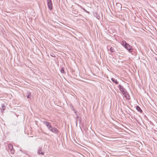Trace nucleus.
Returning <instances> with one entry per match:
<instances>
[{
  "mask_svg": "<svg viewBox=\"0 0 157 157\" xmlns=\"http://www.w3.org/2000/svg\"><path fill=\"white\" fill-rule=\"evenodd\" d=\"M119 88L121 92H122V94H123L124 97L127 99H129L130 97L129 94L126 92L125 89H124L123 87L121 86H119Z\"/></svg>",
  "mask_w": 157,
  "mask_h": 157,
  "instance_id": "obj_1",
  "label": "nucleus"
},
{
  "mask_svg": "<svg viewBox=\"0 0 157 157\" xmlns=\"http://www.w3.org/2000/svg\"><path fill=\"white\" fill-rule=\"evenodd\" d=\"M8 151L10 152L11 154H13L14 153V150L13 149V146L12 144H8L7 147Z\"/></svg>",
  "mask_w": 157,
  "mask_h": 157,
  "instance_id": "obj_2",
  "label": "nucleus"
},
{
  "mask_svg": "<svg viewBox=\"0 0 157 157\" xmlns=\"http://www.w3.org/2000/svg\"><path fill=\"white\" fill-rule=\"evenodd\" d=\"M50 131L55 134L58 133L59 132L58 130L56 128L52 127L49 130Z\"/></svg>",
  "mask_w": 157,
  "mask_h": 157,
  "instance_id": "obj_3",
  "label": "nucleus"
},
{
  "mask_svg": "<svg viewBox=\"0 0 157 157\" xmlns=\"http://www.w3.org/2000/svg\"><path fill=\"white\" fill-rule=\"evenodd\" d=\"M43 123L46 125L49 130L52 128V126L49 122L46 121H43Z\"/></svg>",
  "mask_w": 157,
  "mask_h": 157,
  "instance_id": "obj_4",
  "label": "nucleus"
},
{
  "mask_svg": "<svg viewBox=\"0 0 157 157\" xmlns=\"http://www.w3.org/2000/svg\"><path fill=\"white\" fill-rule=\"evenodd\" d=\"M127 50H128L130 52H132V46L128 44L126 46L124 47Z\"/></svg>",
  "mask_w": 157,
  "mask_h": 157,
  "instance_id": "obj_5",
  "label": "nucleus"
},
{
  "mask_svg": "<svg viewBox=\"0 0 157 157\" xmlns=\"http://www.w3.org/2000/svg\"><path fill=\"white\" fill-rule=\"evenodd\" d=\"M52 2H48V6L49 9L51 10L52 9Z\"/></svg>",
  "mask_w": 157,
  "mask_h": 157,
  "instance_id": "obj_6",
  "label": "nucleus"
},
{
  "mask_svg": "<svg viewBox=\"0 0 157 157\" xmlns=\"http://www.w3.org/2000/svg\"><path fill=\"white\" fill-rule=\"evenodd\" d=\"M42 150V147H39V149L38 150V152L39 154H42V155H43L44 154V153L43 152L41 151Z\"/></svg>",
  "mask_w": 157,
  "mask_h": 157,
  "instance_id": "obj_7",
  "label": "nucleus"
},
{
  "mask_svg": "<svg viewBox=\"0 0 157 157\" xmlns=\"http://www.w3.org/2000/svg\"><path fill=\"white\" fill-rule=\"evenodd\" d=\"M6 108V106L3 104H2L1 105V109L2 110V112H3V111H4Z\"/></svg>",
  "mask_w": 157,
  "mask_h": 157,
  "instance_id": "obj_8",
  "label": "nucleus"
},
{
  "mask_svg": "<svg viewBox=\"0 0 157 157\" xmlns=\"http://www.w3.org/2000/svg\"><path fill=\"white\" fill-rule=\"evenodd\" d=\"M128 44H127L126 42L124 40H123L122 41V45L125 47Z\"/></svg>",
  "mask_w": 157,
  "mask_h": 157,
  "instance_id": "obj_9",
  "label": "nucleus"
},
{
  "mask_svg": "<svg viewBox=\"0 0 157 157\" xmlns=\"http://www.w3.org/2000/svg\"><path fill=\"white\" fill-rule=\"evenodd\" d=\"M27 94V98H31V93L30 92H28Z\"/></svg>",
  "mask_w": 157,
  "mask_h": 157,
  "instance_id": "obj_10",
  "label": "nucleus"
},
{
  "mask_svg": "<svg viewBox=\"0 0 157 157\" xmlns=\"http://www.w3.org/2000/svg\"><path fill=\"white\" fill-rule=\"evenodd\" d=\"M136 109L139 112H141L142 111V110L138 106H137L136 107Z\"/></svg>",
  "mask_w": 157,
  "mask_h": 157,
  "instance_id": "obj_11",
  "label": "nucleus"
},
{
  "mask_svg": "<svg viewBox=\"0 0 157 157\" xmlns=\"http://www.w3.org/2000/svg\"><path fill=\"white\" fill-rule=\"evenodd\" d=\"M111 80L113 82L115 83L116 84L117 83V81L116 79H115L114 78H112L111 79Z\"/></svg>",
  "mask_w": 157,
  "mask_h": 157,
  "instance_id": "obj_12",
  "label": "nucleus"
},
{
  "mask_svg": "<svg viewBox=\"0 0 157 157\" xmlns=\"http://www.w3.org/2000/svg\"><path fill=\"white\" fill-rule=\"evenodd\" d=\"M77 118H78V119L77 120L76 122V124H77V122L78 121H79V123H80L81 122V119L78 116H77Z\"/></svg>",
  "mask_w": 157,
  "mask_h": 157,
  "instance_id": "obj_13",
  "label": "nucleus"
},
{
  "mask_svg": "<svg viewBox=\"0 0 157 157\" xmlns=\"http://www.w3.org/2000/svg\"><path fill=\"white\" fill-rule=\"evenodd\" d=\"M61 72L62 73H64V68H62L61 70Z\"/></svg>",
  "mask_w": 157,
  "mask_h": 157,
  "instance_id": "obj_14",
  "label": "nucleus"
},
{
  "mask_svg": "<svg viewBox=\"0 0 157 157\" xmlns=\"http://www.w3.org/2000/svg\"><path fill=\"white\" fill-rule=\"evenodd\" d=\"M110 51L112 52H114V49L112 48V47H111L110 48Z\"/></svg>",
  "mask_w": 157,
  "mask_h": 157,
  "instance_id": "obj_15",
  "label": "nucleus"
},
{
  "mask_svg": "<svg viewBox=\"0 0 157 157\" xmlns=\"http://www.w3.org/2000/svg\"><path fill=\"white\" fill-rule=\"evenodd\" d=\"M83 10L86 12L89 13V12L88 11H87V10H86L84 8H82Z\"/></svg>",
  "mask_w": 157,
  "mask_h": 157,
  "instance_id": "obj_16",
  "label": "nucleus"
},
{
  "mask_svg": "<svg viewBox=\"0 0 157 157\" xmlns=\"http://www.w3.org/2000/svg\"><path fill=\"white\" fill-rule=\"evenodd\" d=\"M51 56H52V57H56V56L54 54H51Z\"/></svg>",
  "mask_w": 157,
  "mask_h": 157,
  "instance_id": "obj_17",
  "label": "nucleus"
},
{
  "mask_svg": "<svg viewBox=\"0 0 157 157\" xmlns=\"http://www.w3.org/2000/svg\"><path fill=\"white\" fill-rule=\"evenodd\" d=\"M51 2V0H47V2Z\"/></svg>",
  "mask_w": 157,
  "mask_h": 157,
  "instance_id": "obj_18",
  "label": "nucleus"
}]
</instances>
